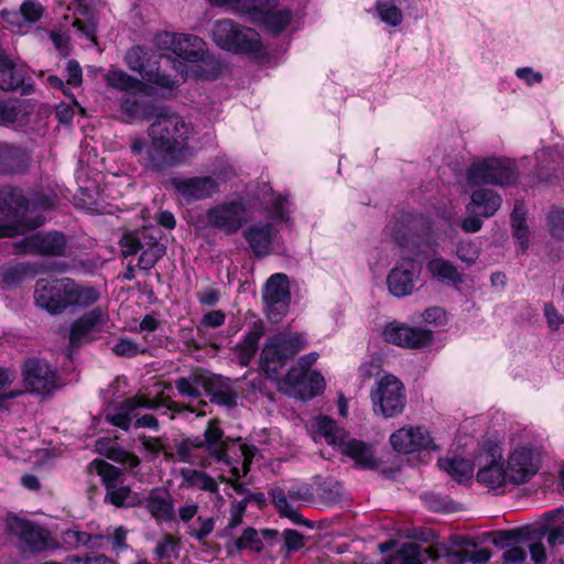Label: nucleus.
I'll use <instances>...</instances> for the list:
<instances>
[{
  "mask_svg": "<svg viewBox=\"0 0 564 564\" xmlns=\"http://www.w3.org/2000/svg\"><path fill=\"white\" fill-rule=\"evenodd\" d=\"M494 544L500 549H509L519 542V535L514 531L500 530L494 532Z\"/></svg>",
  "mask_w": 564,
  "mask_h": 564,
  "instance_id": "63",
  "label": "nucleus"
},
{
  "mask_svg": "<svg viewBox=\"0 0 564 564\" xmlns=\"http://www.w3.org/2000/svg\"><path fill=\"white\" fill-rule=\"evenodd\" d=\"M479 469L476 479L489 489L501 488L509 478L508 470L503 468L502 448L499 444L488 442L477 456Z\"/></svg>",
  "mask_w": 564,
  "mask_h": 564,
  "instance_id": "13",
  "label": "nucleus"
},
{
  "mask_svg": "<svg viewBox=\"0 0 564 564\" xmlns=\"http://www.w3.org/2000/svg\"><path fill=\"white\" fill-rule=\"evenodd\" d=\"M0 72V89L3 91H20L22 96L34 91V82L28 76L25 65L15 64L11 58L6 62Z\"/></svg>",
  "mask_w": 564,
  "mask_h": 564,
  "instance_id": "22",
  "label": "nucleus"
},
{
  "mask_svg": "<svg viewBox=\"0 0 564 564\" xmlns=\"http://www.w3.org/2000/svg\"><path fill=\"white\" fill-rule=\"evenodd\" d=\"M547 225L552 237L564 241V210L552 209L547 215Z\"/></svg>",
  "mask_w": 564,
  "mask_h": 564,
  "instance_id": "54",
  "label": "nucleus"
},
{
  "mask_svg": "<svg viewBox=\"0 0 564 564\" xmlns=\"http://www.w3.org/2000/svg\"><path fill=\"white\" fill-rule=\"evenodd\" d=\"M316 433L325 438L328 445L339 447L347 434L344 429H340L337 422L328 415H318L314 420Z\"/></svg>",
  "mask_w": 564,
  "mask_h": 564,
  "instance_id": "34",
  "label": "nucleus"
},
{
  "mask_svg": "<svg viewBox=\"0 0 564 564\" xmlns=\"http://www.w3.org/2000/svg\"><path fill=\"white\" fill-rule=\"evenodd\" d=\"M306 347V339L300 333H278L267 338L261 355L260 368L270 377L278 375L289 360Z\"/></svg>",
  "mask_w": 564,
  "mask_h": 564,
  "instance_id": "7",
  "label": "nucleus"
},
{
  "mask_svg": "<svg viewBox=\"0 0 564 564\" xmlns=\"http://www.w3.org/2000/svg\"><path fill=\"white\" fill-rule=\"evenodd\" d=\"M388 228L394 242L414 256L403 257L387 276L389 292L395 297H403L412 293L414 278L419 276L422 268L420 257L423 252V216L410 212L401 213L391 220Z\"/></svg>",
  "mask_w": 564,
  "mask_h": 564,
  "instance_id": "2",
  "label": "nucleus"
},
{
  "mask_svg": "<svg viewBox=\"0 0 564 564\" xmlns=\"http://www.w3.org/2000/svg\"><path fill=\"white\" fill-rule=\"evenodd\" d=\"M122 258L135 256L143 249V243L135 232H124L119 241Z\"/></svg>",
  "mask_w": 564,
  "mask_h": 564,
  "instance_id": "49",
  "label": "nucleus"
},
{
  "mask_svg": "<svg viewBox=\"0 0 564 564\" xmlns=\"http://www.w3.org/2000/svg\"><path fill=\"white\" fill-rule=\"evenodd\" d=\"M66 83L72 87H79L83 84V70L76 59H69L66 65Z\"/></svg>",
  "mask_w": 564,
  "mask_h": 564,
  "instance_id": "64",
  "label": "nucleus"
},
{
  "mask_svg": "<svg viewBox=\"0 0 564 564\" xmlns=\"http://www.w3.org/2000/svg\"><path fill=\"white\" fill-rule=\"evenodd\" d=\"M262 299L268 306V318L279 322L291 301L289 278L285 273H273L264 285Z\"/></svg>",
  "mask_w": 564,
  "mask_h": 564,
  "instance_id": "16",
  "label": "nucleus"
},
{
  "mask_svg": "<svg viewBox=\"0 0 564 564\" xmlns=\"http://www.w3.org/2000/svg\"><path fill=\"white\" fill-rule=\"evenodd\" d=\"M105 324V313L100 306H96L76 318L69 327L68 346L78 349L84 344H89L96 338L94 334L100 333Z\"/></svg>",
  "mask_w": 564,
  "mask_h": 564,
  "instance_id": "18",
  "label": "nucleus"
},
{
  "mask_svg": "<svg viewBox=\"0 0 564 564\" xmlns=\"http://www.w3.org/2000/svg\"><path fill=\"white\" fill-rule=\"evenodd\" d=\"M177 543L178 541L173 535L166 533L153 550L155 558L160 561L169 558L170 552L175 550Z\"/></svg>",
  "mask_w": 564,
  "mask_h": 564,
  "instance_id": "57",
  "label": "nucleus"
},
{
  "mask_svg": "<svg viewBox=\"0 0 564 564\" xmlns=\"http://www.w3.org/2000/svg\"><path fill=\"white\" fill-rule=\"evenodd\" d=\"M0 213L11 217H24L30 213V199L18 186L0 187Z\"/></svg>",
  "mask_w": 564,
  "mask_h": 564,
  "instance_id": "27",
  "label": "nucleus"
},
{
  "mask_svg": "<svg viewBox=\"0 0 564 564\" xmlns=\"http://www.w3.org/2000/svg\"><path fill=\"white\" fill-rule=\"evenodd\" d=\"M501 196L489 188H479L473 192L468 210L481 217H491L500 208Z\"/></svg>",
  "mask_w": 564,
  "mask_h": 564,
  "instance_id": "31",
  "label": "nucleus"
},
{
  "mask_svg": "<svg viewBox=\"0 0 564 564\" xmlns=\"http://www.w3.org/2000/svg\"><path fill=\"white\" fill-rule=\"evenodd\" d=\"M39 264L34 262H21L3 272L6 283H20L26 275H35L40 272Z\"/></svg>",
  "mask_w": 564,
  "mask_h": 564,
  "instance_id": "47",
  "label": "nucleus"
},
{
  "mask_svg": "<svg viewBox=\"0 0 564 564\" xmlns=\"http://www.w3.org/2000/svg\"><path fill=\"white\" fill-rule=\"evenodd\" d=\"M140 408H149V405L139 397L127 398L120 403L116 413L106 414V421L120 430L128 431L131 426V414Z\"/></svg>",
  "mask_w": 564,
  "mask_h": 564,
  "instance_id": "32",
  "label": "nucleus"
},
{
  "mask_svg": "<svg viewBox=\"0 0 564 564\" xmlns=\"http://www.w3.org/2000/svg\"><path fill=\"white\" fill-rule=\"evenodd\" d=\"M30 199V212L53 210L57 206V196L44 193H33Z\"/></svg>",
  "mask_w": 564,
  "mask_h": 564,
  "instance_id": "51",
  "label": "nucleus"
},
{
  "mask_svg": "<svg viewBox=\"0 0 564 564\" xmlns=\"http://www.w3.org/2000/svg\"><path fill=\"white\" fill-rule=\"evenodd\" d=\"M282 534L286 552H296L305 546L304 536L299 531L294 529H285Z\"/></svg>",
  "mask_w": 564,
  "mask_h": 564,
  "instance_id": "58",
  "label": "nucleus"
},
{
  "mask_svg": "<svg viewBox=\"0 0 564 564\" xmlns=\"http://www.w3.org/2000/svg\"><path fill=\"white\" fill-rule=\"evenodd\" d=\"M206 379V373H194L192 377H181L176 379L175 387L178 394L189 398H199L202 395V382Z\"/></svg>",
  "mask_w": 564,
  "mask_h": 564,
  "instance_id": "46",
  "label": "nucleus"
},
{
  "mask_svg": "<svg viewBox=\"0 0 564 564\" xmlns=\"http://www.w3.org/2000/svg\"><path fill=\"white\" fill-rule=\"evenodd\" d=\"M87 468L89 473L95 471L100 477L101 484L106 490L113 489V487L118 486L123 476L120 468L101 458L91 460Z\"/></svg>",
  "mask_w": 564,
  "mask_h": 564,
  "instance_id": "38",
  "label": "nucleus"
},
{
  "mask_svg": "<svg viewBox=\"0 0 564 564\" xmlns=\"http://www.w3.org/2000/svg\"><path fill=\"white\" fill-rule=\"evenodd\" d=\"M324 390V377L317 371H312L305 376L295 393L301 400L308 401L317 395H321Z\"/></svg>",
  "mask_w": 564,
  "mask_h": 564,
  "instance_id": "43",
  "label": "nucleus"
},
{
  "mask_svg": "<svg viewBox=\"0 0 564 564\" xmlns=\"http://www.w3.org/2000/svg\"><path fill=\"white\" fill-rule=\"evenodd\" d=\"M318 497L328 505L338 503L343 497V485L334 478H325L317 484Z\"/></svg>",
  "mask_w": 564,
  "mask_h": 564,
  "instance_id": "45",
  "label": "nucleus"
},
{
  "mask_svg": "<svg viewBox=\"0 0 564 564\" xmlns=\"http://www.w3.org/2000/svg\"><path fill=\"white\" fill-rule=\"evenodd\" d=\"M375 9L380 20L387 25L398 26L402 23V11L395 4L394 0H377Z\"/></svg>",
  "mask_w": 564,
  "mask_h": 564,
  "instance_id": "44",
  "label": "nucleus"
},
{
  "mask_svg": "<svg viewBox=\"0 0 564 564\" xmlns=\"http://www.w3.org/2000/svg\"><path fill=\"white\" fill-rule=\"evenodd\" d=\"M274 227L271 223L251 225L243 231V238L256 258L269 256Z\"/></svg>",
  "mask_w": 564,
  "mask_h": 564,
  "instance_id": "29",
  "label": "nucleus"
},
{
  "mask_svg": "<svg viewBox=\"0 0 564 564\" xmlns=\"http://www.w3.org/2000/svg\"><path fill=\"white\" fill-rule=\"evenodd\" d=\"M169 183L187 204L212 198L219 192V183L209 175L170 177Z\"/></svg>",
  "mask_w": 564,
  "mask_h": 564,
  "instance_id": "17",
  "label": "nucleus"
},
{
  "mask_svg": "<svg viewBox=\"0 0 564 564\" xmlns=\"http://www.w3.org/2000/svg\"><path fill=\"white\" fill-rule=\"evenodd\" d=\"M163 42L167 45L166 48L188 65L202 56V52L205 50V42L194 34L165 32Z\"/></svg>",
  "mask_w": 564,
  "mask_h": 564,
  "instance_id": "21",
  "label": "nucleus"
},
{
  "mask_svg": "<svg viewBox=\"0 0 564 564\" xmlns=\"http://www.w3.org/2000/svg\"><path fill=\"white\" fill-rule=\"evenodd\" d=\"M235 545L239 552L249 549L259 553L263 549V543L258 536V531L252 527L246 528L242 531L241 535L236 540Z\"/></svg>",
  "mask_w": 564,
  "mask_h": 564,
  "instance_id": "48",
  "label": "nucleus"
},
{
  "mask_svg": "<svg viewBox=\"0 0 564 564\" xmlns=\"http://www.w3.org/2000/svg\"><path fill=\"white\" fill-rule=\"evenodd\" d=\"M541 456V447L531 443L517 447L508 458L509 480L517 485L529 481L540 468Z\"/></svg>",
  "mask_w": 564,
  "mask_h": 564,
  "instance_id": "15",
  "label": "nucleus"
},
{
  "mask_svg": "<svg viewBox=\"0 0 564 564\" xmlns=\"http://www.w3.org/2000/svg\"><path fill=\"white\" fill-rule=\"evenodd\" d=\"M193 124L177 113H159L148 128L149 140H131L132 158L145 172L163 174L186 161Z\"/></svg>",
  "mask_w": 564,
  "mask_h": 564,
  "instance_id": "1",
  "label": "nucleus"
},
{
  "mask_svg": "<svg viewBox=\"0 0 564 564\" xmlns=\"http://www.w3.org/2000/svg\"><path fill=\"white\" fill-rule=\"evenodd\" d=\"M427 269L432 276L440 282L457 284L463 281L457 268L443 258L432 259L427 264Z\"/></svg>",
  "mask_w": 564,
  "mask_h": 564,
  "instance_id": "40",
  "label": "nucleus"
},
{
  "mask_svg": "<svg viewBox=\"0 0 564 564\" xmlns=\"http://www.w3.org/2000/svg\"><path fill=\"white\" fill-rule=\"evenodd\" d=\"M213 40L218 47L236 54H259L262 48L258 33L230 19L215 22Z\"/></svg>",
  "mask_w": 564,
  "mask_h": 564,
  "instance_id": "10",
  "label": "nucleus"
},
{
  "mask_svg": "<svg viewBox=\"0 0 564 564\" xmlns=\"http://www.w3.org/2000/svg\"><path fill=\"white\" fill-rule=\"evenodd\" d=\"M389 443L398 454L420 453L423 449L422 427L403 426L390 435Z\"/></svg>",
  "mask_w": 564,
  "mask_h": 564,
  "instance_id": "28",
  "label": "nucleus"
},
{
  "mask_svg": "<svg viewBox=\"0 0 564 564\" xmlns=\"http://www.w3.org/2000/svg\"><path fill=\"white\" fill-rule=\"evenodd\" d=\"M425 561L445 558L447 564H485L491 557L490 550L486 547L478 549L475 544L473 547L454 550L449 544L440 541L433 530L425 528Z\"/></svg>",
  "mask_w": 564,
  "mask_h": 564,
  "instance_id": "12",
  "label": "nucleus"
},
{
  "mask_svg": "<svg viewBox=\"0 0 564 564\" xmlns=\"http://www.w3.org/2000/svg\"><path fill=\"white\" fill-rule=\"evenodd\" d=\"M259 346L252 341H248L245 337L238 341L235 346V351L239 359V365L242 367L249 366L251 360L254 358Z\"/></svg>",
  "mask_w": 564,
  "mask_h": 564,
  "instance_id": "52",
  "label": "nucleus"
},
{
  "mask_svg": "<svg viewBox=\"0 0 564 564\" xmlns=\"http://www.w3.org/2000/svg\"><path fill=\"white\" fill-rule=\"evenodd\" d=\"M180 474L183 480V486L186 488H195L210 494H217L219 490L217 481L205 471L192 468H182Z\"/></svg>",
  "mask_w": 564,
  "mask_h": 564,
  "instance_id": "35",
  "label": "nucleus"
},
{
  "mask_svg": "<svg viewBox=\"0 0 564 564\" xmlns=\"http://www.w3.org/2000/svg\"><path fill=\"white\" fill-rule=\"evenodd\" d=\"M23 19L29 23L37 22L43 15V7L35 0H24L20 7Z\"/></svg>",
  "mask_w": 564,
  "mask_h": 564,
  "instance_id": "56",
  "label": "nucleus"
},
{
  "mask_svg": "<svg viewBox=\"0 0 564 564\" xmlns=\"http://www.w3.org/2000/svg\"><path fill=\"white\" fill-rule=\"evenodd\" d=\"M145 349H141L139 345L130 338L122 337L112 347V352L118 357L132 358L140 354H144Z\"/></svg>",
  "mask_w": 564,
  "mask_h": 564,
  "instance_id": "50",
  "label": "nucleus"
},
{
  "mask_svg": "<svg viewBox=\"0 0 564 564\" xmlns=\"http://www.w3.org/2000/svg\"><path fill=\"white\" fill-rule=\"evenodd\" d=\"M144 507L156 521H172L174 519V506L171 499L158 495L153 490L144 499Z\"/></svg>",
  "mask_w": 564,
  "mask_h": 564,
  "instance_id": "37",
  "label": "nucleus"
},
{
  "mask_svg": "<svg viewBox=\"0 0 564 564\" xmlns=\"http://www.w3.org/2000/svg\"><path fill=\"white\" fill-rule=\"evenodd\" d=\"M527 547L517 543L507 549L502 554L503 564H524Z\"/></svg>",
  "mask_w": 564,
  "mask_h": 564,
  "instance_id": "60",
  "label": "nucleus"
},
{
  "mask_svg": "<svg viewBox=\"0 0 564 564\" xmlns=\"http://www.w3.org/2000/svg\"><path fill=\"white\" fill-rule=\"evenodd\" d=\"M88 539V532L80 531L77 527L62 532V541L68 549H79L84 546Z\"/></svg>",
  "mask_w": 564,
  "mask_h": 564,
  "instance_id": "53",
  "label": "nucleus"
},
{
  "mask_svg": "<svg viewBox=\"0 0 564 564\" xmlns=\"http://www.w3.org/2000/svg\"><path fill=\"white\" fill-rule=\"evenodd\" d=\"M12 243L14 256H36L42 258H66L69 256L68 238L56 229L37 230Z\"/></svg>",
  "mask_w": 564,
  "mask_h": 564,
  "instance_id": "8",
  "label": "nucleus"
},
{
  "mask_svg": "<svg viewBox=\"0 0 564 564\" xmlns=\"http://www.w3.org/2000/svg\"><path fill=\"white\" fill-rule=\"evenodd\" d=\"M386 343L402 348L423 347V327H411L399 322L388 323L382 330Z\"/></svg>",
  "mask_w": 564,
  "mask_h": 564,
  "instance_id": "24",
  "label": "nucleus"
},
{
  "mask_svg": "<svg viewBox=\"0 0 564 564\" xmlns=\"http://www.w3.org/2000/svg\"><path fill=\"white\" fill-rule=\"evenodd\" d=\"M138 441L141 444V449L147 453L150 460L158 458L162 454L166 462L178 460L191 464L194 460L192 452L203 449L215 460L230 464L228 451L232 438L225 436V432L220 427V421L216 417L208 421L203 437L192 435L175 442V454L166 443L167 437L139 434Z\"/></svg>",
  "mask_w": 564,
  "mask_h": 564,
  "instance_id": "3",
  "label": "nucleus"
},
{
  "mask_svg": "<svg viewBox=\"0 0 564 564\" xmlns=\"http://www.w3.org/2000/svg\"><path fill=\"white\" fill-rule=\"evenodd\" d=\"M373 413L384 419L400 415L406 404L405 388L394 375L382 376L370 391Z\"/></svg>",
  "mask_w": 564,
  "mask_h": 564,
  "instance_id": "11",
  "label": "nucleus"
},
{
  "mask_svg": "<svg viewBox=\"0 0 564 564\" xmlns=\"http://www.w3.org/2000/svg\"><path fill=\"white\" fill-rule=\"evenodd\" d=\"M288 497L291 500L311 502L314 499L313 487L310 484L292 486L288 489Z\"/></svg>",
  "mask_w": 564,
  "mask_h": 564,
  "instance_id": "59",
  "label": "nucleus"
},
{
  "mask_svg": "<svg viewBox=\"0 0 564 564\" xmlns=\"http://www.w3.org/2000/svg\"><path fill=\"white\" fill-rule=\"evenodd\" d=\"M213 6L249 15L252 21L258 19L263 9L276 8L279 0H208Z\"/></svg>",
  "mask_w": 564,
  "mask_h": 564,
  "instance_id": "30",
  "label": "nucleus"
},
{
  "mask_svg": "<svg viewBox=\"0 0 564 564\" xmlns=\"http://www.w3.org/2000/svg\"><path fill=\"white\" fill-rule=\"evenodd\" d=\"M45 218L36 216L32 219H20L7 224H0V238H15L25 232L33 231L43 226Z\"/></svg>",
  "mask_w": 564,
  "mask_h": 564,
  "instance_id": "42",
  "label": "nucleus"
},
{
  "mask_svg": "<svg viewBox=\"0 0 564 564\" xmlns=\"http://www.w3.org/2000/svg\"><path fill=\"white\" fill-rule=\"evenodd\" d=\"M26 389L37 394H48L56 388V371L39 358H28L22 366Z\"/></svg>",
  "mask_w": 564,
  "mask_h": 564,
  "instance_id": "19",
  "label": "nucleus"
},
{
  "mask_svg": "<svg viewBox=\"0 0 564 564\" xmlns=\"http://www.w3.org/2000/svg\"><path fill=\"white\" fill-rule=\"evenodd\" d=\"M162 58L152 48L134 45L127 51L124 62L130 70L137 72L149 84L160 89L175 90L180 87V80L176 75L161 68Z\"/></svg>",
  "mask_w": 564,
  "mask_h": 564,
  "instance_id": "5",
  "label": "nucleus"
},
{
  "mask_svg": "<svg viewBox=\"0 0 564 564\" xmlns=\"http://www.w3.org/2000/svg\"><path fill=\"white\" fill-rule=\"evenodd\" d=\"M130 487L129 486H116L113 489H107L104 501L110 503L117 508H124L127 499H129Z\"/></svg>",
  "mask_w": 564,
  "mask_h": 564,
  "instance_id": "55",
  "label": "nucleus"
},
{
  "mask_svg": "<svg viewBox=\"0 0 564 564\" xmlns=\"http://www.w3.org/2000/svg\"><path fill=\"white\" fill-rule=\"evenodd\" d=\"M338 448L343 455L349 457L356 467L360 469L375 470L379 467L373 447L361 440L345 438Z\"/></svg>",
  "mask_w": 564,
  "mask_h": 564,
  "instance_id": "26",
  "label": "nucleus"
},
{
  "mask_svg": "<svg viewBox=\"0 0 564 564\" xmlns=\"http://www.w3.org/2000/svg\"><path fill=\"white\" fill-rule=\"evenodd\" d=\"M33 161L32 151L21 145L0 143V175H23Z\"/></svg>",
  "mask_w": 564,
  "mask_h": 564,
  "instance_id": "20",
  "label": "nucleus"
},
{
  "mask_svg": "<svg viewBox=\"0 0 564 564\" xmlns=\"http://www.w3.org/2000/svg\"><path fill=\"white\" fill-rule=\"evenodd\" d=\"M197 520L200 522L199 529H191L188 534L197 540L198 542H204L205 539L213 532L215 527V519L213 517L203 519L198 517Z\"/></svg>",
  "mask_w": 564,
  "mask_h": 564,
  "instance_id": "61",
  "label": "nucleus"
},
{
  "mask_svg": "<svg viewBox=\"0 0 564 564\" xmlns=\"http://www.w3.org/2000/svg\"><path fill=\"white\" fill-rule=\"evenodd\" d=\"M437 466L457 482L469 480L474 474V463L466 458H441L437 462Z\"/></svg>",
  "mask_w": 564,
  "mask_h": 564,
  "instance_id": "36",
  "label": "nucleus"
},
{
  "mask_svg": "<svg viewBox=\"0 0 564 564\" xmlns=\"http://www.w3.org/2000/svg\"><path fill=\"white\" fill-rule=\"evenodd\" d=\"M248 221V209L242 200L216 204L206 212V223L227 236L238 232Z\"/></svg>",
  "mask_w": 564,
  "mask_h": 564,
  "instance_id": "14",
  "label": "nucleus"
},
{
  "mask_svg": "<svg viewBox=\"0 0 564 564\" xmlns=\"http://www.w3.org/2000/svg\"><path fill=\"white\" fill-rule=\"evenodd\" d=\"M519 178L516 162L505 156H488L475 160L466 171L469 185H497L507 187L514 185Z\"/></svg>",
  "mask_w": 564,
  "mask_h": 564,
  "instance_id": "6",
  "label": "nucleus"
},
{
  "mask_svg": "<svg viewBox=\"0 0 564 564\" xmlns=\"http://www.w3.org/2000/svg\"><path fill=\"white\" fill-rule=\"evenodd\" d=\"M195 59L187 66L186 75L196 82H214L226 68V64L219 57L210 54L206 47L202 52V56Z\"/></svg>",
  "mask_w": 564,
  "mask_h": 564,
  "instance_id": "25",
  "label": "nucleus"
},
{
  "mask_svg": "<svg viewBox=\"0 0 564 564\" xmlns=\"http://www.w3.org/2000/svg\"><path fill=\"white\" fill-rule=\"evenodd\" d=\"M100 293L94 286H82L70 278H41L35 283V304L51 315L69 307L86 308L95 304Z\"/></svg>",
  "mask_w": 564,
  "mask_h": 564,
  "instance_id": "4",
  "label": "nucleus"
},
{
  "mask_svg": "<svg viewBox=\"0 0 564 564\" xmlns=\"http://www.w3.org/2000/svg\"><path fill=\"white\" fill-rule=\"evenodd\" d=\"M106 80L111 88L126 93H140L145 87L142 80L120 69H110L106 75Z\"/></svg>",
  "mask_w": 564,
  "mask_h": 564,
  "instance_id": "39",
  "label": "nucleus"
},
{
  "mask_svg": "<svg viewBox=\"0 0 564 564\" xmlns=\"http://www.w3.org/2000/svg\"><path fill=\"white\" fill-rule=\"evenodd\" d=\"M4 529L9 535L15 536L31 553L37 554L61 547L59 542L46 527L14 512L7 513Z\"/></svg>",
  "mask_w": 564,
  "mask_h": 564,
  "instance_id": "9",
  "label": "nucleus"
},
{
  "mask_svg": "<svg viewBox=\"0 0 564 564\" xmlns=\"http://www.w3.org/2000/svg\"><path fill=\"white\" fill-rule=\"evenodd\" d=\"M145 245L147 247H143L137 267L140 270L149 271L165 256L166 246L159 242L156 238L152 236Z\"/></svg>",
  "mask_w": 564,
  "mask_h": 564,
  "instance_id": "41",
  "label": "nucleus"
},
{
  "mask_svg": "<svg viewBox=\"0 0 564 564\" xmlns=\"http://www.w3.org/2000/svg\"><path fill=\"white\" fill-rule=\"evenodd\" d=\"M293 19L290 9L274 10V8H265L254 22H260L274 36L280 35L286 30Z\"/></svg>",
  "mask_w": 564,
  "mask_h": 564,
  "instance_id": "33",
  "label": "nucleus"
},
{
  "mask_svg": "<svg viewBox=\"0 0 564 564\" xmlns=\"http://www.w3.org/2000/svg\"><path fill=\"white\" fill-rule=\"evenodd\" d=\"M19 117V109L14 105H10L0 99V126L8 127L14 123Z\"/></svg>",
  "mask_w": 564,
  "mask_h": 564,
  "instance_id": "62",
  "label": "nucleus"
},
{
  "mask_svg": "<svg viewBox=\"0 0 564 564\" xmlns=\"http://www.w3.org/2000/svg\"><path fill=\"white\" fill-rule=\"evenodd\" d=\"M200 382L212 403L229 409L237 406L238 394L229 378L221 375L206 373V379Z\"/></svg>",
  "mask_w": 564,
  "mask_h": 564,
  "instance_id": "23",
  "label": "nucleus"
}]
</instances>
